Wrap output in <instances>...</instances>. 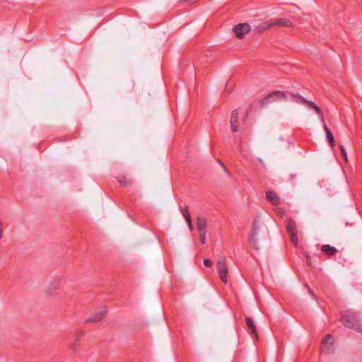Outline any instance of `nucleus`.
Here are the masks:
<instances>
[{
    "label": "nucleus",
    "mask_w": 362,
    "mask_h": 362,
    "mask_svg": "<svg viewBox=\"0 0 362 362\" xmlns=\"http://www.w3.org/2000/svg\"><path fill=\"white\" fill-rule=\"evenodd\" d=\"M250 25L248 23H243L235 25L233 28V31L238 38L243 39L250 31Z\"/></svg>",
    "instance_id": "obj_6"
},
{
    "label": "nucleus",
    "mask_w": 362,
    "mask_h": 362,
    "mask_svg": "<svg viewBox=\"0 0 362 362\" xmlns=\"http://www.w3.org/2000/svg\"><path fill=\"white\" fill-rule=\"evenodd\" d=\"M323 129L326 133L327 139L331 147L334 148L335 146V140H334L332 133L331 132V131L329 130V129L327 127V126L325 124H324Z\"/></svg>",
    "instance_id": "obj_16"
},
{
    "label": "nucleus",
    "mask_w": 362,
    "mask_h": 362,
    "mask_svg": "<svg viewBox=\"0 0 362 362\" xmlns=\"http://www.w3.org/2000/svg\"><path fill=\"white\" fill-rule=\"evenodd\" d=\"M332 339V335L327 334L322 339L321 342V351L325 352V354H329L331 352L330 347L332 346V342L329 343V341Z\"/></svg>",
    "instance_id": "obj_10"
},
{
    "label": "nucleus",
    "mask_w": 362,
    "mask_h": 362,
    "mask_svg": "<svg viewBox=\"0 0 362 362\" xmlns=\"http://www.w3.org/2000/svg\"><path fill=\"white\" fill-rule=\"evenodd\" d=\"M339 148L341 156L344 157V160L346 162H347L348 157H347V154H346L344 147L342 145H339Z\"/></svg>",
    "instance_id": "obj_22"
},
{
    "label": "nucleus",
    "mask_w": 362,
    "mask_h": 362,
    "mask_svg": "<svg viewBox=\"0 0 362 362\" xmlns=\"http://www.w3.org/2000/svg\"><path fill=\"white\" fill-rule=\"evenodd\" d=\"M186 222H187V223L188 225V227H189V230H192L193 226H192V218L186 221Z\"/></svg>",
    "instance_id": "obj_25"
},
{
    "label": "nucleus",
    "mask_w": 362,
    "mask_h": 362,
    "mask_svg": "<svg viewBox=\"0 0 362 362\" xmlns=\"http://www.w3.org/2000/svg\"><path fill=\"white\" fill-rule=\"evenodd\" d=\"M59 287V282L58 281H54L48 286L47 288V293L49 295H52L53 293H54L55 291L58 289Z\"/></svg>",
    "instance_id": "obj_18"
},
{
    "label": "nucleus",
    "mask_w": 362,
    "mask_h": 362,
    "mask_svg": "<svg viewBox=\"0 0 362 362\" xmlns=\"http://www.w3.org/2000/svg\"><path fill=\"white\" fill-rule=\"evenodd\" d=\"M321 251L329 257H332L337 252V250L329 245H322Z\"/></svg>",
    "instance_id": "obj_14"
},
{
    "label": "nucleus",
    "mask_w": 362,
    "mask_h": 362,
    "mask_svg": "<svg viewBox=\"0 0 362 362\" xmlns=\"http://www.w3.org/2000/svg\"><path fill=\"white\" fill-rule=\"evenodd\" d=\"M2 236H3L2 221L0 219V239L2 238Z\"/></svg>",
    "instance_id": "obj_27"
},
{
    "label": "nucleus",
    "mask_w": 362,
    "mask_h": 362,
    "mask_svg": "<svg viewBox=\"0 0 362 362\" xmlns=\"http://www.w3.org/2000/svg\"><path fill=\"white\" fill-rule=\"evenodd\" d=\"M206 233H199V240L202 245H204L206 242Z\"/></svg>",
    "instance_id": "obj_23"
},
{
    "label": "nucleus",
    "mask_w": 362,
    "mask_h": 362,
    "mask_svg": "<svg viewBox=\"0 0 362 362\" xmlns=\"http://www.w3.org/2000/svg\"><path fill=\"white\" fill-rule=\"evenodd\" d=\"M218 162L221 164V165L223 167V168L226 171L227 170H226V168L224 165V164L220 160H218Z\"/></svg>",
    "instance_id": "obj_29"
},
{
    "label": "nucleus",
    "mask_w": 362,
    "mask_h": 362,
    "mask_svg": "<svg viewBox=\"0 0 362 362\" xmlns=\"http://www.w3.org/2000/svg\"><path fill=\"white\" fill-rule=\"evenodd\" d=\"M287 98L286 94L284 91L275 90L267 95L259 102L260 107H264L271 103L276 102L280 100H286Z\"/></svg>",
    "instance_id": "obj_3"
},
{
    "label": "nucleus",
    "mask_w": 362,
    "mask_h": 362,
    "mask_svg": "<svg viewBox=\"0 0 362 362\" xmlns=\"http://www.w3.org/2000/svg\"><path fill=\"white\" fill-rule=\"evenodd\" d=\"M266 199L273 206H278L281 202L279 196L272 190L266 192Z\"/></svg>",
    "instance_id": "obj_9"
},
{
    "label": "nucleus",
    "mask_w": 362,
    "mask_h": 362,
    "mask_svg": "<svg viewBox=\"0 0 362 362\" xmlns=\"http://www.w3.org/2000/svg\"><path fill=\"white\" fill-rule=\"evenodd\" d=\"M286 228L289 235L292 243L297 246L298 244V238L297 235V228L296 221L291 218H287L286 223Z\"/></svg>",
    "instance_id": "obj_4"
},
{
    "label": "nucleus",
    "mask_w": 362,
    "mask_h": 362,
    "mask_svg": "<svg viewBox=\"0 0 362 362\" xmlns=\"http://www.w3.org/2000/svg\"><path fill=\"white\" fill-rule=\"evenodd\" d=\"M276 212H277V214H278L279 216H281V217L283 216V215H284V211H283V209H276Z\"/></svg>",
    "instance_id": "obj_26"
},
{
    "label": "nucleus",
    "mask_w": 362,
    "mask_h": 362,
    "mask_svg": "<svg viewBox=\"0 0 362 362\" xmlns=\"http://www.w3.org/2000/svg\"><path fill=\"white\" fill-rule=\"evenodd\" d=\"M340 320L345 327L362 332V325L355 313L349 311L345 312L341 315Z\"/></svg>",
    "instance_id": "obj_1"
},
{
    "label": "nucleus",
    "mask_w": 362,
    "mask_h": 362,
    "mask_svg": "<svg viewBox=\"0 0 362 362\" xmlns=\"http://www.w3.org/2000/svg\"><path fill=\"white\" fill-rule=\"evenodd\" d=\"M217 268L218 272V275L221 280L227 284L228 282V269L226 264V260L225 258H220L217 262Z\"/></svg>",
    "instance_id": "obj_5"
},
{
    "label": "nucleus",
    "mask_w": 362,
    "mask_h": 362,
    "mask_svg": "<svg viewBox=\"0 0 362 362\" xmlns=\"http://www.w3.org/2000/svg\"><path fill=\"white\" fill-rule=\"evenodd\" d=\"M230 128L233 132H237L238 130V110L232 111L230 117Z\"/></svg>",
    "instance_id": "obj_11"
},
{
    "label": "nucleus",
    "mask_w": 362,
    "mask_h": 362,
    "mask_svg": "<svg viewBox=\"0 0 362 362\" xmlns=\"http://www.w3.org/2000/svg\"><path fill=\"white\" fill-rule=\"evenodd\" d=\"M106 314V310H99L93 313L91 316L86 319L85 322L87 323H97L100 322Z\"/></svg>",
    "instance_id": "obj_8"
},
{
    "label": "nucleus",
    "mask_w": 362,
    "mask_h": 362,
    "mask_svg": "<svg viewBox=\"0 0 362 362\" xmlns=\"http://www.w3.org/2000/svg\"><path fill=\"white\" fill-rule=\"evenodd\" d=\"M199 0H180V3H185V2H187V1H190V2H196V1H198Z\"/></svg>",
    "instance_id": "obj_28"
},
{
    "label": "nucleus",
    "mask_w": 362,
    "mask_h": 362,
    "mask_svg": "<svg viewBox=\"0 0 362 362\" xmlns=\"http://www.w3.org/2000/svg\"><path fill=\"white\" fill-rule=\"evenodd\" d=\"M197 226L199 233H206V220L204 217H198L197 219Z\"/></svg>",
    "instance_id": "obj_13"
},
{
    "label": "nucleus",
    "mask_w": 362,
    "mask_h": 362,
    "mask_svg": "<svg viewBox=\"0 0 362 362\" xmlns=\"http://www.w3.org/2000/svg\"><path fill=\"white\" fill-rule=\"evenodd\" d=\"M204 264L206 267H211L213 264L212 261L209 259H204Z\"/></svg>",
    "instance_id": "obj_24"
},
{
    "label": "nucleus",
    "mask_w": 362,
    "mask_h": 362,
    "mask_svg": "<svg viewBox=\"0 0 362 362\" xmlns=\"http://www.w3.org/2000/svg\"><path fill=\"white\" fill-rule=\"evenodd\" d=\"M83 335V330L78 329L76 332V337L77 339L69 345L70 349L73 351H75L77 349V348L78 347V346H79L78 338L81 337Z\"/></svg>",
    "instance_id": "obj_17"
},
{
    "label": "nucleus",
    "mask_w": 362,
    "mask_h": 362,
    "mask_svg": "<svg viewBox=\"0 0 362 362\" xmlns=\"http://www.w3.org/2000/svg\"><path fill=\"white\" fill-rule=\"evenodd\" d=\"M245 322H246V325L247 326V327L250 329V330L251 331V333L256 337L257 338V327L255 325V322L253 321V320L252 319V317H246L245 318Z\"/></svg>",
    "instance_id": "obj_15"
},
{
    "label": "nucleus",
    "mask_w": 362,
    "mask_h": 362,
    "mask_svg": "<svg viewBox=\"0 0 362 362\" xmlns=\"http://www.w3.org/2000/svg\"><path fill=\"white\" fill-rule=\"evenodd\" d=\"M291 95L298 99L297 103L305 104L309 107L313 109L317 115L319 116L320 121L325 123L324 114L320 107L317 105L314 102L307 100L305 98L300 95L298 93H292Z\"/></svg>",
    "instance_id": "obj_2"
},
{
    "label": "nucleus",
    "mask_w": 362,
    "mask_h": 362,
    "mask_svg": "<svg viewBox=\"0 0 362 362\" xmlns=\"http://www.w3.org/2000/svg\"><path fill=\"white\" fill-rule=\"evenodd\" d=\"M118 181L119 182L120 184L123 185L124 187L129 186L133 183V180L128 178L126 175L119 176Z\"/></svg>",
    "instance_id": "obj_19"
},
{
    "label": "nucleus",
    "mask_w": 362,
    "mask_h": 362,
    "mask_svg": "<svg viewBox=\"0 0 362 362\" xmlns=\"http://www.w3.org/2000/svg\"><path fill=\"white\" fill-rule=\"evenodd\" d=\"M180 211L182 216L185 217V220L187 221L191 219V216L188 210V207L187 206H182L180 208Z\"/></svg>",
    "instance_id": "obj_20"
},
{
    "label": "nucleus",
    "mask_w": 362,
    "mask_h": 362,
    "mask_svg": "<svg viewBox=\"0 0 362 362\" xmlns=\"http://www.w3.org/2000/svg\"><path fill=\"white\" fill-rule=\"evenodd\" d=\"M271 26H274V25H272V23L264 22L261 25H259L258 28L264 30L268 29Z\"/></svg>",
    "instance_id": "obj_21"
},
{
    "label": "nucleus",
    "mask_w": 362,
    "mask_h": 362,
    "mask_svg": "<svg viewBox=\"0 0 362 362\" xmlns=\"http://www.w3.org/2000/svg\"><path fill=\"white\" fill-rule=\"evenodd\" d=\"M259 230V226L258 224V220L255 219L253 222L252 230H251V235L249 238L250 243L254 247H256L257 244V240L256 238V236L257 235Z\"/></svg>",
    "instance_id": "obj_7"
},
{
    "label": "nucleus",
    "mask_w": 362,
    "mask_h": 362,
    "mask_svg": "<svg viewBox=\"0 0 362 362\" xmlns=\"http://www.w3.org/2000/svg\"><path fill=\"white\" fill-rule=\"evenodd\" d=\"M272 25L280 26L294 28L295 25L288 18H279L272 22Z\"/></svg>",
    "instance_id": "obj_12"
}]
</instances>
